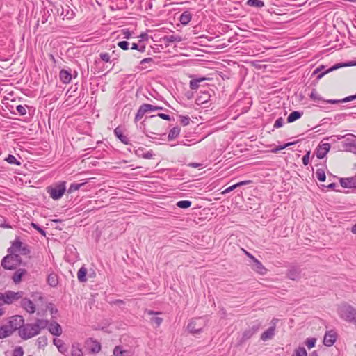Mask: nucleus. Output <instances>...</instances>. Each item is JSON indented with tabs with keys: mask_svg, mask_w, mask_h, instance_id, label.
I'll use <instances>...</instances> for the list:
<instances>
[{
	"mask_svg": "<svg viewBox=\"0 0 356 356\" xmlns=\"http://www.w3.org/2000/svg\"><path fill=\"white\" fill-rule=\"evenodd\" d=\"M252 268L256 271L257 273L264 275L266 272V268L262 265V264L257 259H254V261L252 264Z\"/></svg>",
	"mask_w": 356,
	"mask_h": 356,
	"instance_id": "17",
	"label": "nucleus"
},
{
	"mask_svg": "<svg viewBox=\"0 0 356 356\" xmlns=\"http://www.w3.org/2000/svg\"><path fill=\"white\" fill-rule=\"evenodd\" d=\"M356 99V95L346 97L341 99V102H348Z\"/></svg>",
	"mask_w": 356,
	"mask_h": 356,
	"instance_id": "53",
	"label": "nucleus"
},
{
	"mask_svg": "<svg viewBox=\"0 0 356 356\" xmlns=\"http://www.w3.org/2000/svg\"><path fill=\"white\" fill-rule=\"evenodd\" d=\"M293 144H294V143H286V144H284L283 145H279L275 149H273L272 152H274V153H276L278 151L282 150V149H285L286 147H289V146H291V145H292Z\"/></svg>",
	"mask_w": 356,
	"mask_h": 356,
	"instance_id": "43",
	"label": "nucleus"
},
{
	"mask_svg": "<svg viewBox=\"0 0 356 356\" xmlns=\"http://www.w3.org/2000/svg\"><path fill=\"white\" fill-rule=\"evenodd\" d=\"M84 184H85V183H81V184L73 183V184H72L68 189V193H72L79 190Z\"/></svg>",
	"mask_w": 356,
	"mask_h": 356,
	"instance_id": "40",
	"label": "nucleus"
},
{
	"mask_svg": "<svg viewBox=\"0 0 356 356\" xmlns=\"http://www.w3.org/2000/svg\"><path fill=\"white\" fill-rule=\"evenodd\" d=\"M65 184V181H60L54 186H49L47 188V192L53 200H58L62 197L66 191Z\"/></svg>",
	"mask_w": 356,
	"mask_h": 356,
	"instance_id": "3",
	"label": "nucleus"
},
{
	"mask_svg": "<svg viewBox=\"0 0 356 356\" xmlns=\"http://www.w3.org/2000/svg\"><path fill=\"white\" fill-rule=\"evenodd\" d=\"M161 119L165 120H170V116L169 115L165 114V113H159L158 115Z\"/></svg>",
	"mask_w": 356,
	"mask_h": 356,
	"instance_id": "56",
	"label": "nucleus"
},
{
	"mask_svg": "<svg viewBox=\"0 0 356 356\" xmlns=\"http://www.w3.org/2000/svg\"><path fill=\"white\" fill-rule=\"evenodd\" d=\"M303 115V112L295 111L291 112L287 118V122L291 123L300 118Z\"/></svg>",
	"mask_w": 356,
	"mask_h": 356,
	"instance_id": "27",
	"label": "nucleus"
},
{
	"mask_svg": "<svg viewBox=\"0 0 356 356\" xmlns=\"http://www.w3.org/2000/svg\"><path fill=\"white\" fill-rule=\"evenodd\" d=\"M192 202L189 200H181L177 202V206L181 209H186L191 206Z\"/></svg>",
	"mask_w": 356,
	"mask_h": 356,
	"instance_id": "37",
	"label": "nucleus"
},
{
	"mask_svg": "<svg viewBox=\"0 0 356 356\" xmlns=\"http://www.w3.org/2000/svg\"><path fill=\"white\" fill-rule=\"evenodd\" d=\"M293 356H307V353L305 348L299 347L295 350Z\"/></svg>",
	"mask_w": 356,
	"mask_h": 356,
	"instance_id": "41",
	"label": "nucleus"
},
{
	"mask_svg": "<svg viewBox=\"0 0 356 356\" xmlns=\"http://www.w3.org/2000/svg\"><path fill=\"white\" fill-rule=\"evenodd\" d=\"M26 273V270L24 269H19L17 270L13 276V280L15 283H19L22 276Z\"/></svg>",
	"mask_w": 356,
	"mask_h": 356,
	"instance_id": "30",
	"label": "nucleus"
},
{
	"mask_svg": "<svg viewBox=\"0 0 356 356\" xmlns=\"http://www.w3.org/2000/svg\"><path fill=\"white\" fill-rule=\"evenodd\" d=\"M135 154L138 156L146 159H152L154 156V153L152 150L145 151V149L143 147H138L135 150Z\"/></svg>",
	"mask_w": 356,
	"mask_h": 356,
	"instance_id": "14",
	"label": "nucleus"
},
{
	"mask_svg": "<svg viewBox=\"0 0 356 356\" xmlns=\"http://www.w3.org/2000/svg\"><path fill=\"white\" fill-rule=\"evenodd\" d=\"M153 60L152 58H144L140 61L141 65H145L147 63H152Z\"/></svg>",
	"mask_w": 356,
	"mask_h": 356,
	"instance_id": "57",
	"label": "nucleus"
},
{
	"mask_svg": "<svg viewBox=\"0 0 356 356\" xmlns=\"http://www.w3.org/2000/svg\"><path fill=\"white\" fill-rule=\"evenodd\" d=\"M156 106L149 104H142L135 116V121H139L143 115L147 113V112H152L155 111Z\"/></svg>",
	"mask_w": 356,
	"mask_h": 356,
	"instance_id": "8",
	"label": "nucleus"
},
{
	"mask_svg": "<svg viewBox=\"0 0 356 356\" xmlns=\"http://www.w3.org/2000/svg\"><path fill=\"white\" fill-rule=\"evenodd\" d=\"M23 355H24L23 348L20 346L17 347L13 350V356H23Z\"/></svg>",
	"mask_w": 356,
	"mask_h": 356,
	"instance_id": "44",
	"label": "nucleus"
},
{
	"mask_svg": "<svg viewBox=\"0 0 356 356\" xmlns=\"http://www.w3.org/2000/svg\"><path fill=\"white\" fill-rule=\"evenodd\" d=\"M188 165L193 168H198L201 165V164L198 163H191L188 164Z\"/></svg>",
	"mask_w": 356,
	"mask_h": 356,
	"instance_id": "62",
	"label": "nucleus"
},
{
	"mask_svg": "<svg viewBox=\"0 0 356 356\" xmlns=\"http://www.w3.org/2000/svg\"><path fill=\"white\" fill-rule=\"evenodd\" d=\"M38 340L40 343H44V344L47 343V339L45 337H40Z\"/></svg>",
	"mask_w": 356,
	"mask_h": 356,
	"instance_id": "63",
	"label": "nucleus"
},
{
	"mask_svg": "<svg viewBox=\"0 0 356 356\" xmlns=\"http://www.w3.org/2000/svg\"><path fill=\"white\" fill-rule=\"evenodd\" d=\"M114 134L115 136L124 144L128 145L129 143V138L122 134V130L119 127H117L114 130Z\"/></svg>",
	"mask_w": 356,
	"mask_h": 356,
	"instance_id": "26",
	"label": "nucleus"
},
{
	"mask_svg": "<svg viewBox=\"0 0 356 356\" xmlns=\"http://www.w3.org/2000/svg\"><path fill=\"white\" fill-rule=\"evenodd\" d=\"M204 325L205 323L201 318H194L190 321L187 326V329L191 333L198 334L202 331Z\"/></svg>",
	"mask_w": 356,
	"mask_h": 356,
	"instance_id": "5",
	"label": "nucleus"
},
{
	"mask_svg": "<svg viewBox=\"0 0 356 356\" xmlns=\"http://www.w3.org/2000/svg\"><path fill=\"white\" fill-rule=\"evenodd\" d=\"M22 297V292L7 291L3 294L4 303L10 304Z\"/></svg>",
	"mask_w": 356,
	"mask_h": 356,
	"instance_id": "11",
	"label": "nucleus"
},
{
	"mask_svg": "<svg viewBox=\"0 0 356 356\" xmlns=\"http://www.w3.org/2000/svg\"><path fill=\"white\" fill-rule=\"evenodd\" d=\"M118 46L123 50H127L129 49V43L127 41H121L118 43Z\"/></svg>",
	"mask_w": 356,
	"mask_h": 356,
	"instance_id": "47",
	"label": "nucleus"
},
{
	"mask_svg": "<svg viewBox=\"0 0 356 356\" xmlns=\"http://www.w3.org/2000/svg\"><path fill=\"white\" fill-rule=\"evenodd\" d=\"M179 133H180V128H179L178 127H173L172 129H170V131L168 134V140H171L177 138L179 135Z\"/></svg>",
	"mask_w": 356,
	"mask_h": 356,
	"instance_id": "31",
	"label": "nucleus"
},
{
	"mask_svg": "<svg viewBox=\"0 0 356 356\" xmlns=\"http://www.w3.org/2000/svg\"><path fill=\"white\" fill-rule=\"evenodd\" d=\"M341 186L343 188H352L355 185V179L353 177L350 178H341L340 179Z\"/></svg>",
	"mask_w": 356,
	"mask_h": 356,
	"instance_id": "25",
	"label": "nucleus"
},
{
	"mask_svg": "<svg viewBox=\"0 0 356 356\" xmlns=\"http://www.w3.org/2000/svg\"><path fill=\"white\" fill-rule=\"evenodd\" d=\"M86 344L90 349V352L93 353H99L101 350V346L99 342L93 340L92 339H90L86 341Z\"/></svg>",
	"mask_w": 356,
	"mask_h": 356,
	"instance_id": "16",
	"label": "nucleus"
},
{
	"mask_svg": "<svg viewBox=\"0 0 356 356\" xmlns=\"http://www.w3.org/2000/svg\"><path fill=\"white\" fill-rule=\"evenodd\" d=\"M122 35L124 36V38H126V39H129L131 37V33L128 29H123Z\"/></svg>",
	"mask_w": 356,
	"mask_h": 356,
	"instance_id": "52",
	"label": "nucleus"
},
{
	"mask_svg": "<svg viewBox=\"0 0 356 356\" xmlns=\"http://www.w3.org/2000/svg\"><path fill=\"white\" fill-rule=\"evenodd\" d=\"M16 110L21 115H24L26 113V108L22 105H18Z\"/></svg>",
	"mask_w": 356,
	"mask_h": 356,
	"instance_id": "48",
	"label": "nucleus"
},
{
	"mask_svg": "<svg viewBox=\"0 0 356 356\" xmlns=\"http://www.w3.org/2000/svg\"><path fill=\"white\" fill-rule=\"evenodd\" d=\"M20 263V256L17 254L10 252V254L3 259L1 265L5 269L13 270L16 268Z\"/></svg>",
	"mask_w": 356,
	"mask_h": 356,
	"instance_id": "4",
	"label": "nucleus"
},
{
	"mask_svg": "<svg viewBox=\"0 0 356 356\" xmlns=\"http://www.w3.org/2000/svg\"><path fill=\"white\" fill-rule=\"evenodd\" d=\"M330 149V143H325L319 145L316 151V156L318 159H323L325 156Z\"/></svg>",
	"mask_w": 356,
	"mask_h": 356,
	"instance_id": "13",
	"label": "nucleus"
},
{
	"mask_svg": "<svg viewBox=\"0 0 356 356\" xmlns=\"http://www.w3.org/2000/svg\"><path fill=\"white\" fill-rule=\"evenodd\" d=\"M31 225L33 227L37 229L40 234H42L44 236L45 235V232L42 228H40L37 224L32 222Z\"/></svg>",
	"mask_w": 356,
	"mask_h": 356,
	"instance_id": "54",
	"label": "nucleus"
},
{
	"mask_svg": "<svg viewBox=\"0 0 356 356\" xmlns=\"http://www.w3.org/2000/svg\"><path fill=\"white\" fill-rule=\"evenodd\" d=\"M316 177L320 181H324L326 179L325 172L322 169H318L316 170Z\"/></svg>",
	"mask_w": 356,
	"mask_h": 356,
	"instance_id": "39",
	"label": "nucleus"
},
{
	"mask_svg": "<svg viewBox=\"0 0 356 356\" xmlns=\"http://www.w3.org/2000/svg\"><path fill=\"white\" fill-rule=\"evenodd\" d=\"M247 4L257 8H261L264 6V1L261 0H248Z\"/></svg>",
	"mask_w": 356,
	"mask_h": 356,
	"instance_id": "33",
	"label": "nucleus"
},
{
	"mask_svg": "<svg viewBox=\"0 0 356 356\" xmlns=\"http://www.w3.org/2000/svg\"><path fill=\"white\" fill-rule=\"evenodd\" d=\"M309 97L315 102H319L323 100L321 96L318 93V92L315 89H313L312 90L309 95Z\"/></svg>",
	"mask_w": 356,
	"mask_h": 356,
	"instance_id": "36",
	"label": "nucleus"
},
{
	"mask_svg": "<svg viewBox=\"0 0 356 356\" xmlns=\"http://www.w3.org/2000/svg\"><path fill=\"white\" fill-rule=\"evenodd\" d=\"M54 344L57 347L60 353L65 354V353L67 352V347L61 339H54Z\"/></svg>",
	"mask_w": 356,
	"mask_h": 356,
	"instance_id": "24",
	"label": "nucleus"
},
{
	"mask_svg": "<svg viewBox=\"0 0 356 356\" xmlns=\"http://www.w3.org/2000/svg\"><path fill=\"white\" fill-rule=\"evenodd\" d=\"M339 67V66L338 65H335L332 66V67L328 69L327 71H325V72L320 74L319 75H318L317 79H319L322 78L324 76V74H325L326 73L332 72V71H333L334 70H337Z\"/></svg>",
	"mask_w": 356,
	"mask_h": 356,
	"instance_id": "46",
	"label": "nucleus"
},
{
	"mask_svg": "<svg viewBox=\"0 0 356 356\" xmlns=\"http://www.w3.org/2000/svg\"><path fill=\"white\" fill-rule=\"evenodd\" d=\"M337 333L334 330L327 331L324 335L323 344L327 347L332 346L336 341Z\"/></svg>",
	"mask_w": 356,
	"mask_h": 356,
	"instance_id": "10",
	"label": "nucleus"
},
{
	"mask_svg": "<svg viewBox=\"0 0 356 356\" xmlns=\"http://www.w3.org/2000/svg\"><path fill=\"white\" fill-rule=\"evenodd\" d=\"M275 326H271L261 335V339L264 341L269 340L275 335Z\"/></svg>",
	"mask_w": 356,
	"mask_h": 356,
	"instance_id": "19",
	"label": "nucleus"
},
{
	"mask_svg": "<svg viewBox=\"0 0 356 356\" xmlns=\"http://www.w3.org/2000/svg\"><path fill=\"white\" fill-rule=\"evenodd\" d=\"M260 323H254L250 327H249L243 332L241 341H244L251 338L260 329Z\"/></svg>",
	"mask_w": 356,
	"mask_h": 356,
	"instance_id": "7",
	"label": "nucleus"
},
{
	"mask_svg": "<svg viewBox=\"0 0 356 356\" xmlns=\"http://www.w3.org/2000/svg\"><path fill=\"white\" fill-rule=\"evenodd\" d=\"M152 322H154L157 326H159L162 321H163V319L160 317H154L152 319Z\"/></svg>",
	"mask_w": 356,
	"mask_h": 356,
	"instance_id": "55",
	"label": "nucleus"
},
{
	"mask_svg": "<svg viewBox=\"0 0 356 356\" xmlns=\"http://www.w3.org/2000/svg\"><path fill=\"white\" fill-rule=\"evenodd\" d=\"M59 77H60V81L63 83H68L72 80V74H71V73L69 71L66 70H60V72L59 73Z\"/></svg>",
	"mask_w": 356,
	"mask_h": 356,
	"instance_id": "21",
	"label": "nucleus"
},
{
	"mask_svg": "<svg viewBox=\"0 0 356 356\" xmlns=\"http://www.w3.org/2000/svg\"><path fill=\"white\" fill-rule=\"evenodd\" d=\"M204 79H192L190 81V88L191 90H197L199 88V83Z\"/></svg>",
	"mask_w": 356,
	"mask_h": 356,
	"instance_id": "35",
	"label": "nucleus"
},
{
	"mask_svg": "<svg viewBox=\"0 0 356 356\" xmlns=\"http://www.w3.org/2000/svg\"><path fill=\"white\" fill-rule=\"evenodd\" d=\"M236 188H237V186H236V184H234V185H232L229 187H228L227 188H226L222 193H229V192H231L232 191H233L234 189H235Z\"/></svg>",
	"mask_w": 356,
	"mask_h": 356,
	"instance_id": "58",
	"label": "nucleus"
},
{
	"mask_svg": "<svg viewBox=\"0 0 356 356\" xmlns=\"http://www.w3.org/2000/svg\"><path fill=\"white\" fill-rule=\"evenodd\" d=\"M115 356H131L132 353L129 350H124L122 346H115L113 350Z\"/></svg>",
	"mask_w": 356,
	"mask_h": 356,
	"instance_id": "20",
	"label": "nucleus"
},
{
	"mask_svg": "<svg viewBox=\"0 0 356 356\" xmlns=\"http://www.w3.org/2000/svg\"><path fill=\"white\" fill-rule=\"evenodd\" d=\"M283 124H284L283 119L282 118H279L275 122L274 127L275 128H280V127H282L283 126Z\"/></svg>",
	"mask_w": 356,
	"mask_h": 356,
	"instance_id": "49",
	"label": "nucleus"
},
{
	"mask_svg": "<svg viewBox=\"0 0 356 356\" xmlns=\"http://www.w3.org/2000/svg\"><path fill=\"white\" fill-rule=\"evenodd\" d=\"M145 313H147L148 315H154V314H161V312H154L153 310H146Z\"/></svg>",
	"mask_w": 356,
	"mask_h": 356,
	"instance_id": "61",
	"label": "nucleus"
},
{
	"mask_svg": "<svg viewBox=\"0 0 356 356\" xmlns=\"http://www.w3.org/2000/svg\"><path fill=\"white\" fill-rule=\"evenodd\" d=\"M300 269L298 267L293 266L288 270L287 277L292 280H296L300 277Z\"/></svg>",
	"mask_w": 356,
	"mask_h": 356,
	"instance_id": "15",
	"label": "nucleus"
},
{
	"mask_svg": "<svg viewBox=\"0 0 356 356\" xmlns=\"http://www.w3.org/2000/svg\"><path fill=\"white\" fill-rule=\"evenodd\" d=\"M86 274H87V269L82 266L77 273V278L79 282H85L87 281L86 278Z\"/></svg>",
	"mask_w": 356,
	"mask_h": 356,
	"instance_id": "28",
	"label": "nucleus"
},
{
	"mask_svg": "<svg viewBox=\"0 0 356 356\" xmlns=\"http://www.w3.org/2000/svg\"><path fill=\"white\" fill-rule=\"evenodd\" d=\"M316 342V338H308L305 341V345L308 347V348H312L315 346Z\"/></svg>",
	"mask_w": 356,
	"mask_h": 356,
	"instance_id": "42",
	"label": "nucleus"
},
{
	"mask_svg": "<svg viewBox=\"0 0 356 356\" xmlns=\"http://www.w3.org/2000/svg\"><path fill=\"white\" fill-rule=\"evenodd\" d=\"M8 252L15 254H26L29 253V250L23 243L19 241H15L12 246L8 249Z\"/></svg>",
	"mask_w": 356,
	"mask_h": 356,
	"instance_id": "9",
	"label": "nucleus"
},
{
	"mask_svg": "<svg viewBox=\"0 0 356 356\" xmlns=\"http://www.w3.org/2000/svg\"><path fill=\"white\" fill-rule=\"evenodd\" d=\"M13 332L9 327L7 323L2 325L0 327V339H4L10 334H12Z\"/></svg>",
	"mask_w": 356,
	"mask_h": 356,
	"instance_id": "23",
	"label": "nucleus"
},
{
	"mask_svg": "<svg viewBox=\"0 0 356 356\" xmlns=\"http://www.w3.org/2000/svg\"><path fill=\"white\" fill-rule=\"evenodd\" d=\"M131 49H134V50H138V49H139V45L137 44L136 43H133L132 46H131Z\"/></svg>",
	"mask_w": 356,
	"mask_h": 356,
	"instance_id": "64",
	"label": "nucleus"
},
{
	"mask_svg": "<svg viewBox=\"0 0 356 356\" xmlns=\"http://www.w3.org/2000/svg\"><path fill=\"white\" fill-rule=\"evenodd\" d=\"M99 56H100V58L104 62H106V63L111 62V56L108 53H101Z\"/></svg>",
	"mask_w": 356,
	"mask_h": 356,
	"instance_id": "45",
	"label": "nucleus"
},
{
	"mask_svg": "<svg viewBox=\"0 0 356 356\" xmlns=\"http://www.w3.org/2000/svg\"><path fill=\"white\" fill-rule=\"evenodd\" d=\"M24 320L22 316L16 315L10 318L6 323L13 332L23 327Z\"/></svg>",
	"mask_w": 356,
	"mask_h": 356,
	"instance_id": "6",
	"label": "nucleus"
},
{
	"mask_svg": "<svg viewBox=\"0 0 356 356\" xmlns=\"http://www.w3.org/2000/svg\"><path fill=\"white\" fill-rule=\"evenodd\" d=\"M71 356H83L81 344L74 342L71 347Z\"/></svg>",
	"mask_w": 356,
	"mask_h": 356,
	"instance_id": "18",
	"label": "nucleus"
},
{
	"mask_svg": "<svg viewBox=\"0 0 356 356\" xmlns=\"http://www.w3.org/2000/svg\"><path fill=\"white\" fill-rule=\"evenodd\" d=\"M5 160L10 164H14L16 165H20L21 164V163L17 160L15 156L12 154H9Z\"/></svg>",
	"mask_w": 356,
	"mask_h": 356,
	"instance_id": "38",
	"label": "nucleus"
},
{
	"mask_svg": "<svg viewBox=\"0 0 356 356\" xmlns=\"http://www.w3.org/2000/svg\"><path fill=\"white\" fill-rule=\"evenodd\" d=\"M337 314L342 320L356 325V309L350 305L343 303L339 305Z\"/></svg>",
	"mask_w": 356,
	"mask_h": 356,
	"instance_id": "2",
	"label": "nucleus"
},
{
	"mask_svg": "<svg viewBox=\"0 0 356 356\" xmlns=\"http://www.w3.org/2000/svg\"><path fill=\"white\" fill-rule=\"evenodd\" d=\"M250 183H251V181H250V180H248V181H241V182L237 183V184H236V186H237V187H238V186H243V185L249 184Z\"/></svg>",
	"mask_w": 356,
	"mask_h": 356,
	"instance_id": "60",
	"label": "nucleus"
},
{
	"mask_svg": "<svg viewBox=\"0 0 356 356\" xmlns=\"http://www.w3.org/2000/svg\"><path fill=\"white\" fill-rule=\"evenodd\" d=\"M179 20H180V22L184 25L188 24L190 22V21L191 20V13L188 11L184 12L181 15Z\"/></svg>",
	"mask_w": 356,
	"mask_h": 356,
	"instance_id": "29",
	"label": "nucleus"
},
{
	"mask_svg": "<svg viewBox=\"0 0 356 356\" xmlns=\"http://www.w3.org/2000/svg\"><path fill=\"white\" fill-rule=\"evenodd\" d=\"M165 40L168 42H181V37L176 35H167L165 37Z\"/></svg>",
	"mask_w": 356,
	"mask_h": 356,
	"instance_id": "34",
	"label": "nucleus"
},
{
	"mask_svg": "<svg viewBox=\"0 0 356 356\" xmlns=\"http://www.w3.org/2000/svg\"><path fill=\"white\" fill-rule=\"evenodd\" d=\"M181 123L186 126L189 124L190 118L188 116H180Z\"/></svg>",
	"mask_w": 356,
	"mask_h": 356,
	"instance_id": "51",
	"label": "nucleus"
},
{
	"mask_svg": "<svg viewBox=\"0 0 356 356\" xmlns=\"http://www.w3.org/2000/svg\"><path fill=\"white\" fill-rule=\"evenodd\" d=\"M47 282L50 286H56L58 284L57 275L54 273L49 275Z\"/></svg>",
	"mask_w": 356,
	"mask_h": 356,
	"instance_id": "32",
	"label": "nucleus"
},
{
	"mask_svg": "<svg viewBox=\"0 0 356 356\" xmlns=\"http://www.w3.org/2000/svg\"><path fill=\"white\" fill-rule=\"evenodd\" d=\"M21 306L29 314H33L35 312V305L28 298H23L21 300Z\"/></svg>",
	"mask_w": 356,
	"mask_h": 356,
	"instance_id": "12",
	"label": "nucleus"
},
{
	"mask_svg": "<svg viewBox=\"0 0 356 356\" xmlns=\"http://www.w3.org/2000/svg\"><path fill=\"white\" fill-rule=\"evenodd\" d=\"M48 325V321L44 319H38L35 323H30L23 325L19 330V334L23 339H31L38 335L41 330L44 329Z\"/></svg>",
	"mask_w": 356,
	"mask_h": 356,
	"instance_id": "1",
	"label": "nucleus"
},
{
	"mask_svg": "<svg viewBox=\"0 0 356 356\" xmlns=\"http://www.w3.org/2000/svg\"><path fill=\"white\" fill-rule=\"evenodd\" d=\"M49 330L55 336H60L62 334L61 326L57 323H51L49 326Z\"/></svg>",
	"mask_w": 356,
	"mask_h": 356,
	"instance_id": "22",
	"label": "nucleus"
},
{
	"mask_svg": "<svg viewBox=\"0 0 356 356\" xmlns=\"http://www.w3.org/2000/svg\"><path fill=\"white\" fill-rule=\"evenodd\" d=\"M309 155L310 152H308L305 155L302 157V163L304 165H307L309 163Z\"/></svg>",
	"mask_w": 356,
	"mask_h": 356,
	"instance_id": "50",
	"label": "nucleus"
},
{
	"mask_svg": "<svg viewBox=\"0 0 356 356\" xmlns=\"http://www.w3.org/2000/svg\"><path fill=\"white\" fill-rule=\"evenodd\" d=\"M325 102L328 103V104H334L341 103V99H329V100H326Z\"/></svg>",
	"mask_w": 356,
	"mask_h": 356,
	"instance_id": "59",
	"label": "nucleus"
}]
</instances>
